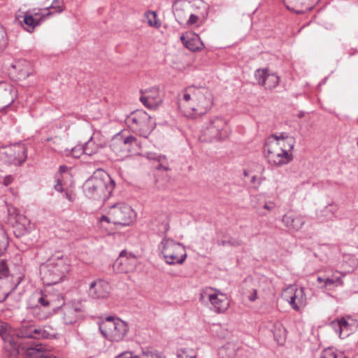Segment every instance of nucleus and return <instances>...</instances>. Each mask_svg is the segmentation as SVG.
I'll list each match as a JSON object with an SVG mask.
<instances>
[{"mask_svg":"<svg viewBox=\"0 0 358 358\" xmlns=\"http://www.w3.org/2000/svg\"><path fill=\"white\" fill-rule=\"evenodd\" d=\"M110 216L113 224L128 226L134 222L136 213L129 205L120 203L110 207Z\"/></svg>","mask_w":358,"mask_h":358,"instance_id":"12","label":"nucleus"},{"mask_svg":"<svg viewBox=\"0 0 358 358\" xmlns=\"http://www.w3.org/2000/svg\"><path fill=\"white\" fill-rule=\"evenodd\" d=\"M8 213L9 216L16 219L20 216L18 213V210L13 206L8 207Z\"/></svg>","mask_w":358,"mask_h":358,"instance_id":"42","label":"nucleus"},{"mask_svg":"<svg viewBox=\"0 0 358 358\" xmlns=\"http://www.w3.org/2000/svg\"><path fill=\"white\" fill-rule=\"evenodd\" d=\"M335 285L336 286H341L343 285V280L341 277L332 275V278H327L324 279V286L322 288L327 287L329 285Z\"/></svg>","mask_w":358,"mask_h":358,"instance_id":"32","label":"nucleus"},{"mask_svg":"<svg viewBox=\"0 0 358 358\" xmlns=\"http://www.w3.org/2000/svg\"><path fill=\"white\" fill-rule=\"evenodd\" d=\"M99 221H100V222H106L112 223V220H111V216H110V208L109 209L108 215L101 216Z\"/></svg>","mask_w":358,"mask_h":358,"instance_id":"44","label":"nucleus"},{"mask_svg":"<svg viewBox=\"0 0 358 358\" xmlns=\"http://www.w3.org/2000/svg\"><path fill=\"white\" fill-rule=\"evenodd\" d=\"M255 77L258 84L266 90H273L278 85L280 78L275 73H271L268 69L256 70Z\"/></svg>","mask_w":358,"mask_h":358,"instance_id":"18","label":"nucleus"},{"mask_svg":"<svg viewBox=\"0 0 358 358\" xmlns=\"http://www.w3.org/2000/svg\"><path fill=\"white\" fill-rule=\"evenodd\" d=\"M178 358H196L194 351L191 349H180L177 352Z\"/></svg>","mask_w":358,"mask_h":358,"instance_id":"35","label":"nucleus"},{"mask_svg":"<svg viewBox=\"0 0 358 358\" xmlns=\"http://www.w3.org/2000/svg\"><path fill=\"white\" fill-rule=\"evenodd\" d=\"M8 245L6 238L3 235H0V255L6 250Z\"/></svg>","mask_w":358,"mask_h":358,"instance_id":"40","label":"nucleus"},{"mask_svg":"<svg viewBox=\"0 0 358 358\" xmlns=\"http://www.w3.org/2000/svg\"><path fill=\"white\" fill-rule=\"evenodd\" d=\"M205 297L208 298L209 301L213 307L214 311L216 313H223L227 310L229 307V304L226 295L212 287H207L201 291L199 300L203 301Z\"/></svg>","mask_w":358,"mask_h":358,"instance_id":"13","label":"nucleus"},{"mask_svg":"<svg viewBox=\"0 0 358 358\" xmlns=\"http://www.w3.org/2000/svg\"><path fill=\"white\" fill-rule=\"evenodd\" d=\"M11 330V327L6 323L0 321V336L2 338Z\"/></svg>","mask_w":358,"mask_h":358,"instance_id":"38","label":"nucleus"},{"mask_svg":"<svg viewBox=\"0 0 358 358\" xmlns=\"http://www.w3.org/2000/svg\"><path fill=\"white\" fill-rule=\"evenodd\" d=\"M17 285H11L8 280H0V303L3 302L6 299L15 289Z\"/></svg>","mask_w":358,"mask_h":358,"instance_id":"27","label":"nucleus"},{"mask_svg":"<svg viewBox=\"0 0 358 358\" xmlns=\"http://www.w3.org/2000/svg\"><path fill=\"white\" fill-rule=\"evenodd\" d=\"M161 252L168 264H182L187 258L185 248L171 238H164L160 244Z\"/></svg>","mask_w":358,"mask_h":358,"instance_id":"7","label":"nucleus"},{"mask_svg":"<svg viewBox=\"0 0 358 358\" xmlns=\"http://www.w3.org/2000/svg\"><path fill=\"white\" fill-rule=\"evenodd\" d=\"M266 157L270 164L282 166L289 163L293 159L292 152H286L280 148L272 138H268L264 145Z\"/></svg>","mask_w":358,"mask_h":358,"instance_id":"9","label":"nucleus"},{"mask_svg":"<svg viewBox=\"0 0 358 358\" xmlns=\"http://www.w3.org/2000/svg\"><path fill=\"white\" fill-rule=\"evenodd\" d=\"M357 145H358V141H357Z\"/></svg>","mask_w":358,"mask_h":358,"instance_id":"59","label":"nucleus"},{"mask_svg":"<svg viewBox=\"0 0 358 358\" xmlns=\"http://www.w3.org/2000/svg\"><path fill=\"white\" fill-rule=\"evenodd\" d=\"M257 299V290L254 289L253 294L249 296V300L254 301Z\"/></svg>","mask_w":358,"mask_h":358,"instance_id":"51","label":"nucleus"},{"mask_svg":"<svg viewBox=\"0 0 358 358\" xmlns=\"http://www.w3.org/2000/svg\"><path fill=\"white\" fill-rule=\"evenodd\" d=\"M115 187V182L103 169L94 172L83 184L85 195L90 199L105 201L111 195Z\"/></svg>","mask_w":358,"mask_h":358,"instance_id":"3","label":"nucleus"},{"mask_svg":"<svg viewBox=\"0 0 358 358\" xmlns=\"http://www.w3.org/2000/svg\"><path fill=\"white\" fill-rule=\"evenodd\" d=\"M274 207H275V206H274V204L273 203H271L269 204L265 203L264 205V208L268 210H270V211L272 210L274 208Z\"/></svg>","mask_w":358,"mask_h":358,"instance_id":"50","label":"nucleus"},{"mask_svg":"<svg viewBox=\"0 0 358 358\" xmlns=\"http://www.w3.org/2000/svg\"><path fill=\"white\" fill-rule=\"evenodd\" d=\"M6 30L3 27L0 26V43H1L6 38Z\"/></svg>","mask_w":358,"mask_h":358,"instance_id":"47","label":"nucleus"},{"mask_svg":"<svg viewBox=\"0 0 358 358\" xmlns=\"http://www.w3.org/2000/svg\"><path fill=\"white\" fill-rule=\"evenodd\" d=\"M158 169H163L164 170H168V168L166 166H163L162 165H159V168Z\"/></svg>","mask_w":358,"mask_h":358,"instance_id":"57","label":"nucleus"},{"mask_svg":"<svg viewBox=\"0 0 358 358\" xmlns=\"http://www.w3.org/2000/svg\"><path fill=\"white\" fill-rule=\"evenodd\" d=\"M36 300L38 303L34 307V314L39 320L46 319L62 308L64 322L71 324L80 318L84 311V306L79 301L65 304L63 296L59 293L41 292L36 295Z\"/></svg>","mask_w":358,"mask_h":358,"instance_id":"1","label":"nucleus"},{"mask_svg":"<svg viewBox=\"0 0 358 358\" xmlns=\"http://www.w3.org/2000/svg\"><path fill=\"white\" fill-rule=\"evenodd\" d=\"M243 174H244L245 176H248L249 173H248V171L247 170H244Z\"/></svg>","mask_w":358,"mask_h":358,"instance_id":"58","label":"nucleus"},{"mask_svg":"<svg viewBox=\"0 0 358 358\" xmlns=\"http://www.w3.org/2000/svg\"><path fill=\"white\" fill-rule=\"evenodd\" d=\"M3 341V349L8 356L15 357L22 354L26 344L19 341L20 338L11 334V330L2 338Z\"/></svg>","mask_w":358,"mask_h":358,"instance_id":"17","label":"nucleus"},{"mask_svg":"<svg viewBox=\"0 0 358 358\" xmlns=\"http://www.w3.org/2000/svg\"><path fill=\"white\" fill-rule=\"evenodd\" d=\"M110 291L109 283L103 280L93 282L90 287V295L94 299H103L108 296Z\"/></svg>","mask_w":358,"mask_h":358,"instance_id":"20","label":"nucleus"},{"mask_svg":"<svg viewBox=\"0 0 358 358\" xmlns=\"http://www.w3.org/2000/svg\"><path fill=\"white\" fill-rule=\"evenodd\" d=\"M217 243L222 246L228 245L232 247H238L242 244V241L237 238H230L228 241H218Z\"/></svg>","mask_w":358,"mask_h":358,"instance_id":"36","label":"nucleus"},{"mask_svg":"<svg viewBox=\"0 0 358 358\" xmlns=\"http://www.w3.org/2000/svg\"><path fill=\"white\" fill-rule=\"evenodd\" d=\"M257 179V176H253L252 177V178H251V182L253 183V184L255 183Z\"/></svg>","mask_w":358,"mask_h":358,"instance_id":"55","label":"nucleus"},{"mask_svg":"<svg viewBox=\"0 0 358 358\" xmlns=\"http://www.w3.org/2000/svg\"><path fill=\"white\" fill-rule=\"evenodd\" d=\"M287 301L295 310H300L306 304V296L303 287L296 288L294 286L287 287L284 292Z\"/></svg>","mask_w":358,"mask_h":358,"instance_id":"15","label":"nucleus"},{"mask_svg":"<svg viewBox=\"0 0 358 358\" xmlns=\"http://www.w3.org/2000/svg\"><path fill=\"white\" fill-rule=\"evenodd\" d=\"M101 147L90 140L83 145V152L87 155H93L99 152Z\"/></svg>","mask_w":358,"mask_h":358,"instance_id":"28","label":"nucleus"},{"mask_svg":"<svg viewBox=\"0 0 358 358\" xmlns=\"http://www.w3.org/2000/svg\"><path fill=\"white\" fill-rule=\"evenodd\" d=\"M13 177L11 176H6L4 180H3V185L5 186H8L10 184H11V182H13Z\"/></svg>","mask_w":358,"mask_h":358,"instance_id":"48","label":"nucleus"},{"mask_svg":"<svg viewBox=\"0 0 358 358\" xmlns=\"http://www.w3.org/2000/svg\"><path fill=\"white\" fill-rule=\"evenodd\" d=\"M337 206L334 204H330L327 206H326L323 210L324 215L327 216L329 213L334 214L337 211Z\"/></svg>","mask_w":358,"mask_h":358,"instance_id":"39","label":"nucleus"},{"mask_svg":"<svg viewBox=\"0 0 358 358\" xmlns=\"http://www.w3.org/2000/svg\"><path fill=\"white\" fill-rule=\"evenodd\" d=\"M269 138H272L286 152H292L294 149L295 138L293 136H289L285 132H282L279 134H271Z\"/></svg>","mask_w":358,"mask_h":358,"instance_id":"22","label":"nucleus"},{"mask_svg":"<svg viewBox=\"0 0 358 358\" xmlns=\"http://www.w3.org/2000/svg\"><path fill=\"white\" fill-rule=\"evenodd\" d=\"M317 281L319 282V283H322V282H324V279L322 278V277L320 276H318L317 278Z\"/></svg>","mask_w":358,"mask_h":358,"instance_id":"54","label":"nucleus"},{"mask_svg":"<svg viewBox=\"0 0 358 358\" xmlns=\"http://www.w3.org/2000/svg\"><path fill=\"white\" fill-rule=\"evenodd\" d=\"M144 358H158V355L151 351L143 352Z\"/></svg>","mask_w":358,"mask_h":358,"instance_id":"46","label":"nucleus"},{"mask_svg":"<svg viewBox=\"0 0 358 358\" xmlns=\"http://www.w3.org/2000/svg\"><path fill=\"white\" fill-rule=\"evenodd\" d=\"M282 221L289 230L294 231L301 229L305 223L303 217L291 212L284 215Z\"/></svg>","mask_w":358,"mask_h":358,"instance_id":"23","label":"nucleus"},{"mask_svg":"<svg viewBox=\"0 0 358 358\" xmlns=\"http://www.w3.org/2000/svg\"><path fill=\"white\" fill-rule=\"evenodd\" d=\"M11 104V102L8 103L6 106L3 107L0 109V111L4 110L6 108H8Z\"/></svg>","mask_w":358,"mask_h":358,"instance_id":"56","label":"nucleus"},{"mask_svg":"<svg viewBox=\"0 0 358 358\" xmlns=\"http://www.w3.org/2000/svg\"><path fill=\"white\" fill-rule=\"evenodd\" d=\"M229 134L227 120L220 117H213L203 126L199 138L201 141L210 143L224 140Z\"/></svg>","mask_w":358,"mask_h":358,"instance_id":"6","label":"nucleus"},{"mask_svg":"<svg viewBox=\"0 0 358 358\" xmlns=\"http://www.w3.org/2000/svg\"><path fill=\"white\" fill-rule=\"evenodd\" d=\"M145 17L147 19L148 24L150 27H159L160 25V23L157 19V14L155 11H147L145 13Z\"/></svg>","mask_w":358,"mask_h":358,"instance_id":"31","label":"nucleus"},{"mask_svg":"<svg viewBox=\"0 0 358 358\" xmlns=\"http://www.w3.org/2000/svg\"><path fill=\"white\" fill-rule=\"evenodd\" d=\"M23 22L27 25L26 29L28 31L34 30L36 26L39 24V22L36 20L31 15L25 14Z\"/></svg>","mask_w":358,"mask_h":358,"instance_id":"29","label":"nucleus"},{"mask_svg":"<svg viewBox=\"0 0 358 358\" xmlns=\"http://www.w3.org/2000/svg\"><path fill=\"white\" fill-rule=\"evenodd\" d=\"M65 197L70 201H73L74 197L69 192H65Z\"/></svg>","mask_w":358,"mask_h":358,"instance_id":"52","label":"nucleus"},{"mask_svg":"<svg viewBox=\"0 0 358 358\" xmlns=\"http://www.w3.org/2000/svg\"><path fill=\"white\" fill-rule=\"evenodd\" d=\"M138 145L137 140L132 136L123 137L117 136L110 143L111 150L118 156L124 157L127 156L131 150Z\"/></svg>","mask_w":358,"mask_h":358,"instance_id":"14","label":"nucleus"},{"mask_svg":"<svg viewBox=\"0 0 358 358\" xmlns=\"http://www.w3.org/2000/svg\"><path fill=\"white\" fill-rule=\"evenodd\" d=\"M126 122L133 131L143 137H148L155 125L151 117L143 110L132 113L127 117Z\"/></svg>","mask_w":358,"mask_h":358,"instance_id":"8","label":"nucleus"},{"mask_svg":"<svg viewBox=\"0 0 358 358\" xmlns=\"http://www.w3.org/2000/svg\"><path fill=\"white\" fill-rule=\"evenodd\" d=\"M322 358H347L342 352H336L333 348H329L323 350Z\"/></svg>","mask_w":358,"mask_h":358,"instance_id":"30","label":"nucleus"},{"mask_svg":"<svg viewBox=\"0 0 358 358\" xmlns=\"http://www.w3.org/2000/svg\"><path fill=\"white\" fill-rule=\"evenodd\" d=\"M129 330L127 324L119 318H116V324L115 329L108 338L111 341L118 342L122 341Z\"/></svg>","mask_w":358,"mask_h":358,"instance_id":"24","label":"nucleus"},{"mask_svg":"<svg viewBox=\"0 0 358 358\" xmlns=\"http://www.w3.org/2000/svg\"><path fill=\"white\" fill-rule=\"evenodd\" d=\"M141 94L140 101L148 108H156L162 101L159 89L157 87L146 90L145 92H141Z\"/></svg>","mask_w":358,"mask_h":358,"instance_id":"19","label":"nucleus"},{"mask_svg":"<svg viewBox=\"0 0 358 358\" xmlns=\"http://www.w3.org/2000/svg\"><path fill=\"white\" fill-rule=\"evenodd\" d=\"M115 358H140L137 355H134L131 352H124L118 355Z\"/></svg>","mask_w":358,"mask_h":358,"instance_id":"43","label":"nucleus"},{"mask_svg":"<svg viewBox=\"0 0 358 358\" xmlns=\"http://www.w3.org/2000/svg\"><path fill=\"white\" fill-rule=\"evenodd\" d=\"M64 152L66 156H72L75 158L79 157L83 153H84L83 146H76L72 148L71 150L66 149Z\"/></svg>","mask_w":358,"mask_h":358,"instance_id":"34","label":"nucleus"},{"mask_svg":"<svg viewBox=\"0 0 358 358\" xmlns=\"http://www.w3.org/2000/svg\"><path fill=\"white\" fill-rule=\"evenodd\" d=\"M116 324V318L109 316L99 324V330L102 335L108 339Z\"/></svg>","mask_w":358,"mask_h":358,"instance_id":"25","label":"nucleus"},{"mask_svg":"<svg viewBox=\"0 0 358 358\" xmlns=\"http://www.w3.org/2000/svg\"><path fill=\"white\" fill-rule=\"evenodd\" d=\"M26 63L27 62L25 61H22V62L19 61V62H15V64H13L11 66L14 69H15V70H17V71H18L20 72H22V73H21L22 76L26 77V76H29V73L27 72V71L26 72H22V70L20 69V66H22L23 64H26Z\"/></svg>","mask_w":358,"mask_h":358,"instance_id":"37","label":"nucleus"},{"mask_svg":"<svg viewBox=\"0 0 358 358\" xmlns=\"http://www.w3.org/2000/svg\"><path fill=\"white\" fill-rule=\"evenodd\" d=\"M20 338H53L56 336L55 331L50 326L43 327L24 322L17 331Z\"/></svg>","mask_w":358,"mask_h":358,"instance_id":"10","label":"nucleus"},{"mask_svg":"<svg viewBox=\"0 0 358 358\" xmlns=\"http://www.w3.org/2000/svg\"><path fill=\"white\" fill-rule=\"evenodd\" d=\"M62 180L60 178H57V183L55 185V188L57 191L58 192H62L63 191V189H62Z\"/></svg>","mask_w":358,"mask_h":358,"instance_id":"49","label":"nucleus"},{"mask_svg":"<svg viewBox=\"0 0 358 358\" xmlns=\"http://www.w3.org/2000/svg\"><path fill=\"white\" fill-rule=\"evenodd\" d=\"M47 141H53V144L55 145L54 146H52L51 148L53 149V150H56L57 148V145L59 143V142L61 141V138H57V137H55L54 138H48L46 139Z\"/></svg>","mask_w":358,"mask_h":358,"instance_id":"45","label":"nucleus"},{"mask_svg":"<svg viewBox=\"0 0 358 358\" xmlns=\"http://www.w3.org/2000/svg\"><path fill=\"white\" fill-rule=\"evenodd\" d=\"M67 259L63 257H51L40 266L41 280L46 285L62 281L69 271Z\"/></svg>","mask_w":358,"mask_h":358,"instance_id":"4","label":"nucleus"},{"mask_svg":"<svg viewBox=\"0 0 358 358\" xmlns=\"http://www.w3.org/2000/svg\"><path fill=\"white\" fill-rule=\"evenodd\" d=\"M27 149L24 144H15L0 148V159L6 163L21 165L27 159Z\"/></svg>","mask_w":358,"mask_h":358,"instance_id":"11","label":"nucleus"},{"mask_svg":"<svg viewBox=\"0 0 358 358\" xmlns=\"http://www.w3.org/2000/svg\"><path fill=\"white\" fill-rule=\"evenodd\" d=\"M178 99V108L187 117L196 118L204 115L213 105L211 92L205 87L189 86Z\"/></svg>","mask_w":358,"mask_h":358,"instance_id":"2","label":"nucleus"},{"mask_svg":"<svg viewBox=\"0 0 358 358\" xmlns=\"http://www.w3.org/2000/svg\"><path fill=\"white\" fill-rule=\"evenodd\" d=\"M180 41L185 47L192 52L201 50L204 47L199 35L193 32H185L180 36Z\"/></svg>","mask_w":358,"mask_h":358,"instance_id":"21","label":"nucleus"},{"mask_svg":"<svg viewBox=\"0 0 358 358\" xmlns=\"http://www.w3.org/2000/svg\"><path fill=\"white\" fill-rule=\"evenodd\" d=\"M10 273L9 268L7 264L6 260H1L0 261V280H6L7 277H8Z\"/></svg>","mask_w":358,"mask_h":358,"instance_id":"33","label":"nucleus"},{"mask_svg":"<svg viewBox=\"0 0 358 358\" xmlns=\"http://www.w3.org/2000/svg\"><path fill=\"white\" fill-rule=\"evenodd\" d=\"M66 171H67V167L66 166H60V167H59L60 173H65V172H66Z\"/></svg>","mask_w":358,"mask_h":358,"instance_id":"53","label":"nucleus"},{"mask_svg":"<svg viewBox=\"0 0 358 358\" xmlns=\"http://www.w3.org/2000/svg\"><path fill=\"white\" fill-rule=\"evenodd\" d=\"M136 264V257L131 254H128L125 250H123L115 262L113 266L117 272L127 273L134 271Z\"/></svg>","mask_w":358,"mask_h":358,"instance_id":"16","label":"nucleus"},{"mask_svg":"<svg viewBox=\"0 0 358 358\" xmlns=\"http://www.w3.org/2000/svg\"><path fill=\"white\" fill-rule=\"evenodd\" d=\"M332 325L336 331L339 332L340 337H346L349 336L352 331V327L346 320L342 318L337 322L334 321Z\"/></svg>","mask_w":358,"mask_h":358,"instance_id":"26","label":"nucleus"},{"mask_svg":"<svg viewBox=\"0 0 358 358\" xmlns=\"http://www.w3.org/2000/svg\"><path fill=\"white\" fill-rule=\"evenodd\" d=\"M176 21L183 26H198L205 19V15L187 0H177L173 5Z\"/></svg>","mask_w":358,"mask_h":358,"instance_id":"5","label":"nucleus"},{"mask_svg":"<svg viewBox=\"0 0 358 358\" xmlns=\"http://www.w3.org/2000/svg\"><path fill=\"white\" fill-rule=\"evenodd\" d=\"M60 3H61V0H53L50 8L55 9L57 13H61L63 9H62ZM48 8H49V7L46 8V9H48Z\"/></svg>","mask_w":358,"mask_h":358,"instance_id":"41","label":"nucleus"}]
</instances>
